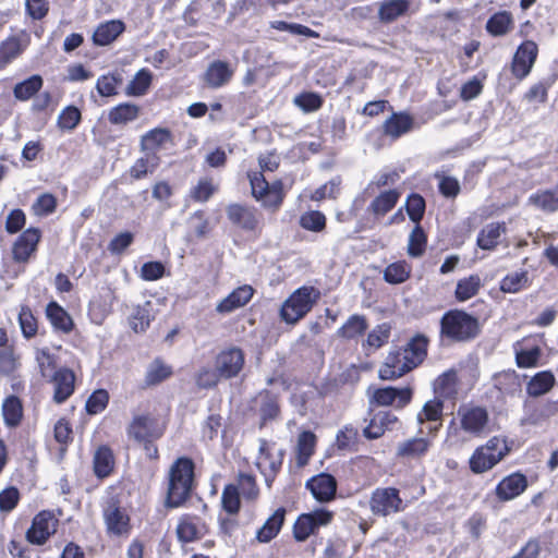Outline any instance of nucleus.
<instances>
[{
	"label": "nucleus",
	"mask_w": 558,
	"mask_h": 558,
	"mask_svg": "<svg viewBox=\"0 0 558 558\" xmlns=\"http://www.w3.org/2000/svg\"><path fill=\"white\" fill-rule=\"evenodd\" d=\"M252 195L266 207H278L282 199V183L269 184L262 172L248 173Z\"/></svg>",
	"instance_id": "6e6552de"
},
{
	"label": "nucleus",
	"mask_w": 558,
	"mask_h": 558,
	"mask_svg": "<svg viewBox=\"0 0 558 558\" xmlns=\"http://www.w3.org/2000/svg\"><path fill=\"white\" fill-rule=\"evenodd\" d=\"M397 421V416L391 412L379 411L373 415L369 424L364 428V436L369 439H377L381 437L386 430L392 429Z\"/></svg>",
	"instance_id": "393cba45"
},
{
	"label": "nucleus",
	"mask_w": 558,
	"mask_h": 558,
	"mask_svg": "<svg viewBox=\"0 0 558 558\" xmlns=\"http://www.w3.org/2000/svg\"><path fill=\"white\" fill-rule=\"evenodd\" d=\"M427 353V339L424 336L412 338L403 349L389 352L379 367L383 380L397 379L420 365Z\"/></svg>",
	"instance_id": "f257e3e1"
},
{
	"label": "nucleus",
	"mask_w": 558,
	"mask_h": 558,
	"mask_svg": "<svg viewBox=\"0 0 558 558\" xmlns=\"http://www.w3.org/2000/svg\"><path fill=\"white\" fill-rule=\"evenodd\" d=\"M505 232L506 227L504 223H488L478 233L477 245L483 250H493L498 245L500 238Z\"/></svg>",
	"instance_id": "f704fd0d"
},
{
	"label": "nucleus",
	"mask_w": 558,
	"mask_h": 558,
	"mask_svg": "<svg viewBox=\"0 0 558 558\" xmlns=\"http://www.w3.org/2000/svg\"><path fill=\"white\" fill-rule=\"evenodd\" d=\"M138 114V106L123 102L110 109L108 113V120L112 124H126L137 119Z\"/></svg>",
	"instance_id": "4c0bfd02"
},
{
	"label": "nucleus",
	"mask_w": 558,
	"mask_h": 558,
	"mask_svg": "<svg viewBox=\"0 0 558 558\" xmlns=\"http://www.w3.org/2000/svg\"><path fill=\"white\" fill-rule=\"evenodd\" d=\"M57 207V199L50 193H44L37 197L32 205V211L35 216L44 217L52 214Z\"/></svg>",
	"instance_id": "bf43d9fd"
},
{
	"label": "nucleus",
	"mask_w": 558,
	"mask_h": 558,
	"mask_svg": "<svg viewBox=\"0 0 558 558\" xmlns=\"http://www.w3.org/2000/svg\"><path fill=\"white\" fill-rule=\"evenodd\" d=\"M367 328L366 322L361 316H352L339 329V333L344 338H354L362 335Z\"/></svg>",
	"instance_id": "338daca9"
},
{
	"label": "nucleus",
	"mask_w": 558,
	"mask_h": 558,
	"mask_svg": "<svg viewBox=\"0 0 558 558\" xmlns=\"http://www.w3.org/2000/svg\"><path fill=\"white\" fill-rule=\"evenodd\" d=\"M316 436L312 432H302L298 438L296 446V463L299 466L307 464L310 458L314 453Z\"/></svg>",
	"instance_id": "58836bf2"
},
{
	"label": "nucleus",
	"mask_w": 558,
	"mask_h": 558,
	"mask_svg": "<svg viewBox=\"0 0 558 558\" xmlns=\"http://www.w3.org/2000/svg\"><path fill=\"white\" fill-rule=\"evenodd\" d=\"M104 519L108 533L112 535H126L130 532V518L124 509L114 501L108 504L104 510Z\"/></svg>",
	"instance_id": "a211bd4d"
},
{
	"label": "nucleus",
	"mask_w": 558,
	"mask_h": 558,
	"mask_svg": "<svg viewBox=\"0 0 558 558\" xmlns=\"http://www.w3.org/2000/svg\"><path fill=\"white\" fill-rule=\"evenodd\" d=\"M254 290L251 286L244 284L233 290L227 298L218 303L216 311L225 314L230 313L247 304L252 299Z\"/></svg>",
	"instance_id": "a878e982"
},
{
	"label": "nucleus",
	"mask_w": 558,
	"mask_h": 558,
	"mask_svg": "<svg viewBox=\"0 0 558 558\" xmlns=\"http://www.w3.org/2000/svg\"><path fill=\"white\" fill-rule=\"evenodd\" d=\"M527 488V478L520 472L504 477L495 488L496 497L500 501H510L519 497Z\"/></svg>",
	"instance_id": "dca6fc26"
},
{
	"label": "nucleus",
	"mask_w": 558,
	"mask_h": 558,
	"mask_svg": "<svg viewBox=\"0 0 558 558\" xmlns=\"http://www.w3.org/2000/svg\"><path fill=\"white\" fill-rule=\"evenodd\" d=\"M434 435L415 436L399 442L396 456L404 460H421L434 445Z\"/></svg>",
	"instance_id": "4468645a"
},
{
	"label": "nucleus",
	"mask_w": 558,
	"mask_h": 558,
	"mask_svg": "<svg viewBox=\"0 0 558 558\" xmlns=\"http://www.w3.org/2000/svg\"><path fill=\"white\" fill-rule=\"evenodd\" d=\"M43 86V78L40 75H33L25 81L17 83L14 86L13 94L19 100H28L32 98Z\"/></svg>",
	"instance_id": "a18cd8bd"
},
{
	"label": "nucleus",
	"mask_w": 558,
	"mask_h": 558,
	"mask_svg": "<svg viewBox=\"0 0 558 558\" xmlns=\"http://www.w3.org/2000/svg\"><path fill=\"white\" fill-rule=\"evenodd\" d=\"M94 473L97 477L104 478L110 475L114 468V456L107 446H100L94 452Z\"/></svg>",
	"instance_id": "c756f323"
},
{
	"label": "nucleus",
	"mask_w": 558,
	"mask_h": 558,
	"mask_svg": "<svg viewBox=\"0 0 558 558\" xmlns=\"http://www.w3.org/2000/svg\"><path fill=\"white\" fill-rule=\"evenodd\" d=\"M284 450L275 442L260 440L256 466L265 477L266 485L271 486L283 461Z\"/></svg>",
	"instance_id": "423d86ee"
},
{
	"label": "nucleus",
	"mask_w": 558,
	"mask_h": 558,
	"mask_svg": "<svg viewBox=\"0 0 558 558\" xmlns=\"http://www.w3.org/2000/svg\"><path fill=\"white\" fill-rule=\"evenodd\" d=\"M555 377L550 372L537 373L527 384V393L539 397L548 392L554 386Z\"/></svg>",
	"instance_id": "c03bdc74"
},
{
	"label": "nucleus",
	"mask_w": 558,
	"mask_h": 558,
	"mask_svg": "<svg viewBox=\"0 0 558 558\" xmlns=\"http://www.w3.org/2000/svg\"><path fill=\"white\" fill-rule=\"evenodd\" d=\"M369 509L374 515L388 517L401 512L404 506L397 488L383 487L372 493Z\"/></svg>",
	"instance_id": "0eeeda50"
},
{
	"label": "nucleus",
	"mask_w": 558,
	"mask_h": 558,
	"mask_svg": "<svg viewBox=\"0 0 558 558\" xmlns=\"http://www.w3.org/2000/svg\"><path fill=\"white\" fill-rule=\"evenodd\" d=\"M19 323L25 338H32L37 333V320L27 306H22L19 313Z\"/></svg>",
	"instance_id": "680f3d73"
},
{
	"label": "nucleus",
	"mask_w": 558,
	"mask_h": 558,
	"mask_svg": "<svg viewBox=\"0 0 558 558\" xmlns=\"http://www.w3.org/2000/svg\"><path fill=\"white\" fill-rule=\"evenodd\" d=\"M537 52V45L532 40H526L519 46L512 61V73L517 78L522 80L530 73Z\"/></svg>",
	"instance_id": "2eb2a0df"
},
{
	"label": "nucleus",
	"mask_w": 558,
	"mask_h": 558,
	"mask_svg": "<svg viewBox=\"0 0 558 558\" xmlns=\"http://www.w3.org/2000/svg\"><path fill=\"white\" fill-rule=\"evenodd\" d=\"M259 398L262 401L259 411L263 423L276 418L279 414L277 399L268 392L260 393Z\"/></svg>",
	"instance_id": "e2e57ef3"
},
{
	"label": "nucleus",
	"mask_w": 558,
	"mask_h": 558,
	"mask_svg": "<svg viewBox=\"0 0 558 558\" xmlns=\"http://www.w3.org/2000/svg\"><path fill=\"white\" fill-rule=\"evenodd\" d=\"M22 404L19 398L8 397L2 404V414L7 425L16 426L22 418Z\"/></svg>",
	"instance_id": "09e8293b"
},
{
	"label": "nucleus",
	"mask_w": 558,
	"mask_h": 558,
	"mask_svg": "<svg viewBox=\"0 0 558 558\" xmlns=\"http://www.w3.org/2000/svg\"><path fill=\"white\" fill-rule=\"evenodd\" d=\"M319 296L320 292L314 287L296 289L282 304L281 318L288 324H295L311 311Z\"/></svg>",
	"instance_id": "20e7f679"
},
{
	"label": "nucleus",
	"mask_w": 558,
	"mask_h": 558,
	"mask_svg": "<svg viewBox=\"0 0 558 558\" xmlns=\"http://www.w3.org/2000/svg\"><path fill=\"white\" fill-rule=\"evenodd\" d=\"M233 76V70L225 61H214L206 69L203 81L210 88H219L227 85Z\"/></svg>",
	"instance_id": "5701e85b"
},
{
	"label": "nucleus",
	"mask_w": 558,
	"mask_h": 558,
	"mask_svg": "<svg viewBox=\"0 0 558 558\" xmlns=\"http://www.w3.org/2000/svg\"><path fill=\"white\" fill-rule=\"evenodd\" d=\"M510 451L507 440L502 437H492L483 446L477 447L469 459L470 470L482 474L497 465Z\"/></svg>",
	"instance_id": "7ed1b4c3"
},
{
	"label": "nucleus",
	"mask_w": 558,
	"mask_h": 558,
	"mask_svg": "<svg viewBox=\"0 0 558 558\" xmlns=\"http://www.w3.org/2000/svg\"><path fill=\"white\" fill-rule=\"evenodd\" d=\"M124 31V24L121 21L112 20L100 24L93 35V40L98 46L111 44Z\"/></svg>",
	"instance_id": "72a5a7b5"
},
{
	"label": "nucleus",
	"mask_w": 558,
	"mask_h": 558,
	"mask_svg": "<svg viewBox=\"0 0 558 558\" xmlns=\"http://www.w3.org/2000/svg\"><path fill=\"white\" fill-rule=\"evenodd\" d=\"M59 520L53 512L43 510L37 513L26 533L27 541L35 545L45 544L57 531Z\"/></svg>",
	"instance_id": "1a4fd4ad"
},
{
	"label": "nucleus",
	"mask_w": 558,
	"mask_h": 558,
	"mask_svg": "<svg viewBox=\"0 0 558 558\" xmlns=\"http://www.w3.org/2000/svg\"><path fill=\"white\" fill-rule=\"evenodd\" d=\"M177 535L182 543H191L198 539L202 535L198 519L190 515L182 517L177 526Z\"/></svg>",
	"instance_id": "e433bc0d"
},
{
	"label": "nucleus",
	"mask_w": 558,
	"mask_h": 558,
	"mask_svg": "<svg viewBox=\"0 0 558 558\" xmlns=\"http://www.w3.org/2000/svg\"><path fill=\"white\" fill-rule=\"evenodd\" d=\"M527 284V275L525 271H515L508 276H506L501 283L500 289L504 292L515 293L526 287Z\"/></svg>",
	"instance_id": "052dcab7"
},
{
	"label": "nucleus",
	"mask_w": 558,
	"mask_h": 558,
	"mask_svg": "<svg viewBox=\"0 0 558 558\" xmlns=\"http://www.w3.org/2000/svg\"><path fill=\"white\" fill-rule=\"evenodd\" d=\"M411 268L405 262L389 265L384 272L385 280L389 283H401L410 276Z\"/></svg>",
	"instance_id": "6e6d98bb"
},
{
	"label": "nucleus",
	"mask_w": 558,
	"mask_h": 558,
	"mask_svg": "<svg viewBox=\"0 0 558 558\" xmlns=\"http://www.w3.org/2000/svg\"><path fill=\"white\" fill-rule=\"evenodd\" d=\"M412 397V390L409 387L393 388L386 387L376 389L373 393L372 400L383 407L396 404L399 408L408 404Z\"/></svg>",
	"instance_id": "412c9836"
},
{
	"label": "nucleus",
	"mask_w": 558,
	"mask_h": 558,
	"mask_svg": "<svg viewBox=\"0 0 558 558\" xmlns=\"http://www.w3.org/2000/svg\"><path fill=\"white\" fill-rule=\"evenodd\" d=\"M226 211L230 222L245 231L256 230L259 223V215L253 207L241 204H230Z\"/></svg>",
	"instance_id": "f3484780"
},
{
	"label": "nucleus",
	"mask_w": 558,
	"mask_h": 558,
	"mask_svg": "<svg viewBox=\"0 0 558 558\" xmlns=\"http://www.w3.org/2000/svg\"><path fill=\"white\" fill-rule=\"evenodd\" d=\"M153 75L147 69L140 70L125 88L129 96L144 95L151 84Z\"/></svg>",
	"instance_id": "de8ad7c7"
},
{
	"label": "nucleus",
	"mask_w": 558,
	"mask_h": 558,
	"mask_svg": "<svg viewBox=\"0 0 558 558\" xmlns=\"http://www.w3.org/2000/svg\"><path fill=\"white\" fill-rule=\"evenodd\" d=\"M481 284L482 281L477 275H471L459 280L456 288V298L460 302L468 301L478 292Z\"/></svg>",
	"instance_id": "49530a36"
},
{
	"label": "nucleus",
	"mask_w": 558,
	"mask_h": 558,
	"mask_svg": "<svg viewBox=\"0 0 558 558\" xmlns=\"http://www.w3.org/2000/svg\"><path fill=\"white\" fill-rule=\"evenodd\" d=\"M332 512L318 509L314 510L311 513L301 514L293 527V535L298 542H303L310 537L315 531L330 523L332 520Z\"/></svg>",
	"instance_id": "9d476101"
},
{
	"label": "nucleus",
	"mask_w": 558,
	"mask_h": 558,
	"mask_svg": "<svg viewBox=\"0 0 558 558\" xmlns=\"http://www.w3.org/2000/svg\"><path fill=\"white\" fill-rule=\"evenodd\" d=\"M404 207L411 221L420 225L425 213V199L420 194L413 193L408 196Z\"/></svg>",
	"instance_id": "864d4df0"
},
{
	"label": "nucleus",
	"mask_w": 558,
	"mask_h": 558,
	"mask_svg": "<svg viewBox=\"0 0 558 558\" xmlns=\"http://www.w3.org/2000/svg\"><path fill=\"white\" fill-rule=\"evenodd\" d=\"M427 238L420 225H416L409 235L408 254L420 257L425 252Z\"/></svg>",
	"instance_id": "3c124183"
},
{
	"label": "nucleus",
	"mask_w": 558,
	"mask_h": 558,
	"mask_svg": "<svg viewBox=\"0 0 558 558\" xmlns=\"http://www.w3.org/2000/svg\"><path fill=\"white\" fill-rule=\"evenodd\" d=\"M48 380L53 385L56 403H63L74 392L75 375L68 367H60Z\"/></svg>",
	"instance_id": "6ab92c4d"
},
{
	"label": "nucleus",
	"mask_w": 558,
	"mask_h": 558,
	"mask_svg": "<svg viewBox=\"0 0 558 558\" xmlns=\"http://www.w3.org/2000/svg\"><path fill=\"white\" fill-rule=\"evenodd\" d=\"M293 102L304 112L316 111L323 105L320 96L315 93H302L294 97Z\"/></svg>",
	"instance_id": "69168bd1"
},
{
	"label": "nucleus",
	"mask_w": 558,
	"mask_h": 558,
	"mask_svg": "<svg viewBox=\"0 0 558 558\" xmlns=\"http://www.w3.org/2000/svg\"><path fill=\"white\" fill-rule=\"evenodd\" d=\"M286 510L283 508L277 509L258 529L256 538L260 543H268L275 538L281 530L284 522Z\"/></svg>",
	"instance_id": "cd10ccee"
},
{
	"label": "nucleus",
	"mask_w": 558,
	"mask_h": 558,
	"mask_svg": "<svg viewBox=\"0 0 558 558\" xmlns=\"http://www.w3.org/2000/svg\"><path fill=\"white\" fill-rule=\"evenodd\" d=\"M414 126V119L407 112H393L384 123V133L396 140L409 133Z\"/></svg>",
	"instance_id": "b1692460"
},
{
	"label": "nucleus",
	"mask_w": 558,
	"mask_h": 558,
	"mask_svg": "<svg viewBox=\"0 0 558 558\" xmlns=\"http://www.w3.org/2000/svg\"><path fill=\"white\" fill-rule=\"evenodd\" d=\"M128 435L138 444H148L162 435V428L149 414H138L130 423Z\"/></svg>",
	"instance_id": "9b49d317"
},
{
	"label": "nucleus",
	"mask_w": 558,
	"mask_h": 558,
	"mask_svg": "<svg viewBox=\"0 0 558 558\" xmlns=\"http://www.w3.org/2000/svg\"><path fill=\"white\" fill-rule=\"evenodd\" d=\"M194 464L187 458H179L170 468L167 507H180L190 496L193 485Z\"/></svg>",
	"instance_id": "f03ea898"
},
{
	"label": "nucleus",
	"mask_w": 558,
	"mask_h": 558,
	"mask_svg": "<svg viewBox=\"0 0 558 558\" xmlns=\"http://www.w3.org/2000/svg\"><path fill=\"white\" fill-rule=\"evenodd\" d=\"M478 330L477 319L463 311H450L441 318V332L453 340L472 339L478 333Z\"/></svg>",
	"instance_id": "39448f33"
},
{
	"label": "nucleus",
	"mask_w": 558,
	"mask_h": 558,
	"mask_svg": "<svg viewBox=\"0 0 558 558\" xmlns=\"http://www.w3.org/2000/svg\"><path fill=\"white\" fill-rule=\"evenodd\" d=\"M244 363L245 355L238 347L221 350L215 359V366L225 379L238 376L243 369Z\"/></svg>",
	"instance_id": "f8f14e48"
},
{
	"label": "nucleus",
	"mask_w": 558,
	"mask_h": 558,
	"mask_svg": "<svg viewBox=\"0 0 558 558\" xmlns=\"http://www.w3.org/2000/svg\"><path fill=\"white\" fill-rule=\"evenodd\" d=\"M46 315L54 329L64 333L72 331L74 323L70 314L57 302H50L46 307Z\"/></svg>",
	"instance_id": "c85d7f7f"
},
{
	"label": "nucleus",
	"mask_w": 558,
	"mask_h": 558,
	"mask_svg": "<svg viewBox=\"0 0 558 558\" xmlns=\"http://www.w3.org/2000/svg\"><path fill=\"white\" fill-rule=\"evenodd\" d=\"M300 225L305 230L320 232L326 227V217L318 210H311L300 217Z\"/></svg>",
	"instance_id": "13d9d810"
},
{
	"label": "nucleus",
	"mask_w": 558,
	"mask_h": 558,
	"mask_svg": "<svg viewBox=\"0 0 558 558\" xmlns=\"http://www.w3.org/2000/svg\"><path fill=\"white\" fill-rule=\"evenodd\" d=\"M444 403L441 399L434 398L427 401L422 411L417 414L418 424L424 422H440L442 418Z\"/></svg>",
	"instance_id": "8fccbe9b"
},
{
	"label": "nucleus",
	"mask_w": 558,
	"mask_h": 558,
	"mask_svg": "<svg viewBox=\"0 0 558 558\" xmlns=\"http://www.w3.org/2000/svg\"><path fill=\"white\" fill-rule=\"evenodd\" d=\"M530 203L544 211L558 209V186L555 190H545L534 193L529 198Z\"/></svg>",
	"instance_id": "79ce46f5"
},
{
	"label": "nucleus",
	"mask_w": 558,
	"mask_h": 558,
	"mask_svg": "<svg viewBox=\"0 0 558 558\" xmlns=\"http://www.w3.org/2000/svg\"><path fill=\"white\" fill-rule=\"evenodd\" d=\"M306 487L311 490L313 497L316 500L326 502L333 499L336 495L337 483L335 477L330 474L320 473L308 480Z\"/></svg>",
	"instance_id": "4be33fe9"
},
{
	"label": "nucleus",
	"mask_w": 558,
	"mask_h": 558,
	"mask_svg": "<svg viewBox=\"0 0 558 558\" xmlns=\"http://www.w3.org/2000/svg\"><path fill=\"white\" fill-rule=\"evenodd\" d=\"M434 391L439 399L454 398L458 393V378L456 371L449 369L439 375L434 381Z\"/></svg>",
	"instance_id": "2f4dec72"
},
{
	"label": "nucleus",
	"mask_w": 558,
	"mask_h": 558,
	"mask_svg": "<svg viewBox=\"0 0 558 558\" xmlns=\"http://www.w3.org/2000/svg\"><path fill=\"white\" fill-rule=\"evenodd\" d=\"M409 8V0H385L379 3L378 19L383 23H391L402 16Z\"/></svg>",
	"instance_id": "473e14b6"
},
{
	"label": "nucleus",
	"mask_w": 558,
	"mask_h": 558,
	"mask_svg": "<svg viewBox=\"0 0 558 558\" xmlns=\"http://www.w3.org/2000/svg\"><path fill=\"white\" fill-rule=\"evenodd\" d=\"M171 374L172 369L170 366L156 360L148 366L145 381L147 385H156L167 379Z\"/></svg>",
	"instance_id": "603ef678"
},
{
	"label": "nucleus",
	"mask_w": 558,
	"mask_h": 558,
	"mask_svg": "<svg viewBox=\"0 0 558 558\" xmlns=\"http://www.w3.org/2000/svg\"><path fill=\"white\" fill-rule=\"evenodd\" d=\"M221 374L218 372V368L210 367H202L195 375L196 385L199 388H213L220 380Z\"/></svg>",
	"instance_id": "0e129e2a"
},
{
	"label": "nucleus",
	"mask_w": 558,
	"mask_h": 558,
	"mask_svg": "<svg viewBox=\"0 0 558 558\" xmlns=\"http://www.w3.org/2000/svg\"><path fill=\"white\" fill-rule=\"evenodd\" d=\"M239 495H240L239 489L235 486L228 485L225 487L222 495H221V502H222L223 509L227 512L234 514L239 511V509H240Z\"/></svg>",
	"instance_id": "774afa93"
},
{
	"label": "nucleus",
	"mask_w": 558,
	"mask_h": 558,
	"mask_svg": "<svg viewBox=\"0 0 558 558\" xmlns=\"http://www.w3.org/2000/svg\"><path fill=\"white\" fill-rule=\"evenodd\" d=\"M512 27L513 16L508 11L493 14L486 23V31L495 37L506 35Z\"/></svg>",
	"instance_id": "c9c22d12"
},
{
	"label": "nucleus",
	"mask_w": 558,
	"mask_h": 558,
	"mask_svg": "<svg viewBox=\"0 0 558 558\" xmlns=\"http://www.w3.org/2000/svg\"><path fill=\"white\" fill-rule=\"evenodd\" d=\"M171 142V134L166 129H155L147 132L142 137V147L147 153H155V150L165 147Z\"/></svg>",
	"instance_id": "a19ab883"
},
{
	"label": "nucleus",
	"mask_w": 558,
	"mask_h": 558,
	"mask_svg": "<svg viewBox=\"0 0 558 558\" xmlns=\"http://www.w3.org/2000/svg\"><path fill=\"white\" fill-rule=\"evenodd\" d=\"M41 233L37 228L26 229L15 241L13 245V258L17 262L25 263L31 255L37 250Z\"/></svg>",
	"instance_id": "aec40b11"
},
{
	"label": "nucleus",
	"mask_w": 558,
	"mask_h": 558,
	"mask_svg": "<svg viewBox=\"0 0 558 558\" xmlns=\"http://www.w3.org/2000/svg\"><path fill=\"white\" fill-rule=\"evenodd\" d=\"M457 414L461 428L472 436H480L487 426L488 413L484 408L461 405Z\"/></svg>",
	"instance_id": "ddd939ff"
},
{
	"label": "nucleus",
	"mask_w": 558,
	"mask_h": 558,
	"mask_svg": "<svg viewBox=\"0 0 558 558\" xmlns=\"http://www.w3.org/2000/svg\"><path fill=\"white\" fill-rule=\"evenodd\" d=\"M217 191V185L214 183L213 179L203 178L199 179L197 184L191 190V197L195 202H207L214 193Z\"/></svg>",
	"instance_id": "5fc2aeb1"
},
{
	"label": "nucleus",
	"mask_w": 558,
	"mask_h": 558,
	"mask_svg": "<svg viewBox=\"0 0 558 558\" xmlns=\"http://www.w3.org/2000/svg\"><path fill=\"white\" fill-rule=\"evenodd\" d=\"M34 357L41 377L49 379L58 371L56 356L48 348H36Z\"/></svg>",
	"instance_id": "ea45409f"
},
{
	"label": "nucleus",
	"mask_w": 558,
	"mask_h": 558,
	"mask_svg": "<svg viewBox=\"0 0 558 558\" xmlns=\"http://www.w3.org/2000/svg\"><path fill=\"white\" fill-rule=\"evenodd\" d=\"M400 196L401 193L397 189L384 191L372 201L367 210L376 219L383 218L396 206Z\"/></svg>",
	"instance_id": "bb28decb"
},
{
	"label": "nucleus",
	"mask_w": 558,
	"mask_h": 558,
	"mask_svg": "<svg viewBox=\"0 0 558 558\" xmlns=\"http://www.w3.org/2000/svg\"><path fill=\"white\" fill-rule=\"evenodd\" d=\"M153 304L149 301L144 302L142 305L133 307L132 313L128 317L129 325L136 333L144 332L149 327L153 319L151 316Z\"/></svg>",
	"instance_id": "7c9ffc66"
},
{
	"label": "nucleus",
	"mask_w": 558,
	"mask_h": 558,
	"mask_svg": "<svg viewBox=\"0 0 558 558\" xmlns=\"http://www.w3.org/2000/svg\"><path fill=\"white\" fill-rule=\"evenodd\" d=\"M23 48L19 39L9 38L0 45V70L15 59Z\"/></svg>",
	"instance_id": "4d7b16f0"
},
{
	"label": "nucleus",
	"mask_w": 558,
	"mask_h": 558,
	"mask_svg": "<svg viewBox=\"0 0 558 558\" xmlns=\"http://www.w3.org/2000/svg\"><path fill=\"white\" fill-rule=\"evenodd\" d=\"M159 165V158L155 153H146L144 157L138 158L130 169L133 179L140 180L151 173Z\"/></svg>",
	"instance_id": "37998d69"
}]
</instances>
